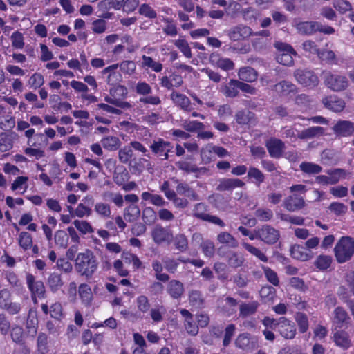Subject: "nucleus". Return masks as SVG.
Here are the masks:
<instances>
[{"label": "nucleus", "instance_id": "0eeeda50", "mask_svg": "<svg viewBox=\"0 0 354 354\" xmlns=\"http://www.w3.org/2000/svg\"><path fill=\"white\" fill-rule=\"evenodd\" d=\"M0 308L5 310L11 315L19 313L22 305L19 302L12 301L11 292L7 288L0 290Z\"/></svg>", "mask_w": 354, "mask_h": 354}, {"label": "nucleus", "instance_id": "f8f14e48", "mask_svg": "<svg viewBox=\"0 0 354 354\" xmlns=\"http://www.w3.org/2000/svg\"><path fill=\"white\" fill-rule=\"evenodd\" d=\"M26 281L30 295H37L39 299L46 297V288L42 281L36 280L33 274L27 273Z\"/></svg>", "mask_w": 354, "mask_h": 354}, {"label": "nucleus", "instance_id": "052dcab7", "mask_svg": "<svg viewBox=\"0 0 354 354\" xmlns=\"http://www.w3.org/2000/svg\"><path fill=\"white\" fill-rule=\"evenodd\" d=\"M133 150L130 146H124L118 151V159L120 162L127 164L133 157Z\"/></svg>", "mask_w": 354, "mask_h": 354}, {"label": "nucleus", "instance_id": "b1692460", "mask_svg": "<svg viewBox=\"0 0 354 354\" xmlns=\"http://www.w3.org/2000/svg\"><path fill=\"white\" fill-rule=\"evenodd\" d=\"M254 337H251L248 333L239 334L235 340L236 347L243 350H254L257 348Z\"/></svg>", "mask_w": 354, "mask_h": 354}, {"label": "nucleus", "instance_id": "c9c22d12", "mask_svg": "<svg viewBox=\"0 0 354 354\" xmlns=\"http://www.w3.org/2000/svg\"><path fill=\"white\" fill-rule=\"evenodd\" d=\"M238 76L242 81L253 82L257 80L258 73L253 68L247 66L239 69Z\"/></svg>", "mask_w": 354, "mask_h": 354}, {"label": "nucleus", "instance_id": "cd10ccee", "mask_svg": "<svg viewBox=\"0 0 354 354\" xmlns=\"http://www.w3.org/2000/svg\"><path fill=\"white\" fill-rule=\"evenodd\" d=\"M274 89L280 96H287L292 93L297 92V86L291 82L286 80L276 84Z\"/></svg>", "mask_w": 354, "mask_h": 354}, {"label": "nucleus", "instance_id": "e433bc0d", "mask_svg": "<svg viewBox=\"0 0 354 354\" xmlns=\"http://www.w3.org/2000/svg\"><path fill=\"white\" fill-rule=\"evenodd\" d=\"M141 198L143 201H149L152 205L162 207L165 206L167 203L159 194H151L148 192H144L141 194Z\"/></svg>", "mask_w": 354, "mask_h": 354}, {"label": "nucleus", "instance_id": "09e8293b", "mask_svg": "<svg viewBox=\"0 0 354 354\" xmlns=\"http://www.w3.org/2000/svg\"><path fill=\"white\" fill-rule=\"evenodd\" d=\"M142 66L150 68L155 72H160L162 70V64L154 61L151 57L143 55L142 57Z\"/></svg>", "mask_w": 354, "mask_h": 354}, {"label": "nucleus", "instance_id": "de8ad7c7", "mask_svg": "<svg viewBox=\"0 0 354 354\" xmlns=\"http://www.w3.org/2000/svg\"><path fill=\"white\" fill-rule=\"evenodd\" d=\"M295 321L298 325L301 333H304L308 330L309 324L308 317L304 313L298 312L295 315Z\"/></svg>", "mask_w": 354, "mask_h": 354}, {"label": "nucleus", "instance_id": "7c9ffc66", "mask_svg": "<svg viewBox=\"0 0 354 354\" xmlns=\"http://www.w3.org/2000/svg\"><path fill=\"white\" fill-rule=\"evenodd\" d=\"M178 194L189 198L192 201H199L198 194L186 183H180L176 186Z\"/></svg>", "mask_w": 354, "mask_h": 354}, {"label": "nucleus", "instance_id": "39448f33", "mask_svg": "<svg viewBox=\"0 0 354 354\" xmlns=\"http://www.w3.org/2000/svg\"><path fill=\"white\" fill-rule=\"evenodd\" d=\"M322 77L325 85L333 91H342L348 86V80L346 76L333 74L330 71H324Z\"/></svg>", "mask_w": 354, "mask_h": 354}, {"label": "nucleus", "instance_id": "bf43d9fd", "mask_svg": "<svg viewBox=\"0 0 354 354\" xmlns=\"http://www.w3.org/2000/svg\"><path fill=\"white\" fill-rule=\"evenodd\" d=\"M332 263V257L329 255H319L315 262V266L322 270H325L328 269Z\"/></svg>", "mask_w": 354, "mask_h": 354}, {"label": "nucleus", "instance_id": "6e6552de", "mask_svg": "<svg viewBox=\"0 0 354 354\" xmlns=\"http://www.w3.org/2000/svg\"><path fill=\"white\" fill-rule=\"evenodd\" d=\"M207 205L204 203H198L193 208V216L203 221H207L221 227L225 226L224 222L218 216L207 214Z\"/></svg>", "mask_w": 354, "mask_h": 354}, {"label": "nucleus", "instance_id": "393cba45", "mask_svg": "<svg viewBox=\"0 0 354 354\" xmlns=\"http://www.w3.org/2000/svg\"><path fill=\"white\" fill-rule=\"evenodd\" d=\"M173 102L181 109L186 111H191L192 109L191 101L185 95L173 91L170 95Z\"/></svg>", "mask_w": 354, "mask_h": 354}, {"label": "nucleus", "instance_id": "f257e3e1", "mask_svg": "<svg viewBox=\"0 0 354 354\" xmlns=\"http://www.w3.org/2000/svg\"><path fill=\"white\" fill-rule=\"evenodd\" d=\"M262 324L266 328L275 330L286 340L293 339L297 335L295 324L286 317L274 319L266 316L262 320Z\"/></svg>", "mask_w": 354, "mask_h": 354}, {"label": "nucleus", "instance_id": "a18cd8bd", "mask_svg": "<svg viewBox=\"0 0 354 354\" xmlns=\"http://www.w3.org/2000/svg\"><path fill=\"white\" fill-rule=\"evenodd\" d=\"M245 259L243 255L236 252H230L227 257L228 265L233 268H237L242 266L244 263Z\"/></svg>", "mask_w": 354, "mask_h": 354}, {"label": "nucleus", "instance_id": "79ce46f5", "mask_svg": "<svg viewBox=\"0 0 354 354\" xmlns=\"http://www.w3.org/2000/svg\"><path fill=\"white\" fill-rule=\"evenodd\" d=\"M300 170L308 175L317 174L322 170V167L310 162H303L299 165Z\"/></svg>", "mask_w": 354, "mask_h": 354}, {"label": "nucleus", "instance_id": "9b49d317", "mask_svg": "<svg viewBox=\"0 0 354 354\" xmlns=\"http://www.w3.org/2000/svg\"><path fill=\"white\" fill-rule=\"evenodd\" d=\"M151 237L155 243L170 244L174 239V234L169 227H163L160 224L156 225L151 230Z\"/></svg>", "mask_w": 354, "mask_h": 354}, {"label": "nucleus", "instance_id": "7ed1b4c3", "mask_svg": "<svg viewBox=\"0 0 354 354\" xmlns=\"http://www.w3.org/2000/svg\"><path fill=\"white\" fill-rule=\"evenodd\" d=\"M337 261L343 263L351 259L354 254V239L350 236H343L334 248Z\"/></svg>", "mask_w": 354, "mask_h": 354}, {"label": "nucleus", "instance_id": "aec40b11", "mask_svg": "<svg viewBox=\"0 0 354 354\" xmlns=\"http://www.w3.org/2000/svg\"><path fill=\"white\" fill-rule=\"evenodd\" d=\"M180 313L184 318V327L191 335L195 336L198 333V326L196 324L194 315L187 309H181Z\"/></svg>", "mask_w": 354, "mask_h": 354}, {"label": "nucleus", "instance_id": "9d476101", "mask_svg": "<svg viewBox=\"0 0 354 354\" xmlns=\"http://www.w3.org/2000/svg\"><path fill=\"white\" fill-rule=\"evenodd\" d=\"M294 77L299 84L310 88L317 86L319 82L314 72L308 69H297L294 72Z\"/></svg>", "mask_w": 354, "mask_h": 354}, {"label": "nucleus", "instance_id": "f704fd0d", "mask_svg": "<svg viewBox=\"0 0 354 354\" xmlns=\"http://www.w3.org/2000/svg\"><path fill=\"white\" fill-rule=\"evenodd\" d=\"M335 344L344 349H347L351 346V340L348 334L344 330H337L333 335Z\"/></svg>", "mask_w": 354, "mask_h": 354}, {"label": "nucleus", "instance_id": "f3484780", "mask_svg": "<svg viewBox=\"0 0 354 354\" xmlns=\"http://www.w3.org/2000/svg\"><path fill=\"white\" fill-rule=\"evenodd\" d=\"M293 26L296 28L297 32L301 35H313L317 32L319 22L315 21H299L295 19Z\"/></svg>", "mask_w": 354, "mask_h": 354}, {"label": "nucleus", "instance_id": "1a4fd4ad", "mask_svg": "<svg viewBox=\"0 0 354 354\" xmlns=\"http://www.w3.org/2000/svg\"><path fill=\"white\" fill-rule=\"evenodd\" d=\"M110 93L111 97L106 96L105 101L111 104L115 105L122 109H129L131 107L130 103L126 101H122L116 98L117 96L125 97L128 93L127 89L124 86L118 85L115 88L111 89Z\"/></svg>", "mask_w": 354, "mask_h": 354}, {"label": "nucleus", "instance_id": "4c0bfd02", "mask_svg": "<svg viewBox=\"0 0 354 354\" xmlns=\"http://www.w3.org/2000/svg\"><path fill=\"white\" fill-rule=\"evenodd\" d=\"M47 285L51 292L58 291L64 285L61 275L56 272L51 273L47 279Z\"/></svg>", "mask_w": 354, "mask_h": 354}, {"label": "nucleus", "instance_id": "c03bdc74", "mask_svg": "<svg viewBox=\"0 0 354 354\" xmlns=\"http://www.w3.org/2000/svg\"><path fill=\"white\" fill-rule=\"evenodd\" d=\"M10 337L14 342L18 344H23L24 342V330L23 328L19 325H13L10 328Z\"/></svg>", "mask_w": 354, "mask_h": 354}, {"label": "nucleus", "instance_id": "8fccbe9b", "mask_svg": "<svg viewBox=\"0 0 354 354\" xmlns=\"http://www.w3.org/2000/svg\"><path fill=\"white\" fill-rule=\"evenodd\" d=\"M36 317V312L30 309L28 315V319L26 323V327L32 332V336H35L37 332V319Z\"/></svg>", "mask_w": 354, "mask_h": 354}, {"label": "nucleus", "instance_id": "603ef678", "mask_svg": "<svg viewBox=\"0 0 354 354\" xmlns=\"http://www.w3.org/2000/svg\"><path fill=\"white\" fill-rule=\"evenodd\" d=\"M189 301L192 306L201 307L204 303V298L201 292L196 290H192L189 293Z\"/></svg>", "mask_w": 354, "mask_h": 354}, {"label": "nucleus", "instance_id": "2eb2a0df", "mask_svg": "<svg viewBox=\"0 0 354 354\" xmlns=\"http://www.w3.org/2000/svg\"><path fill=\"white\" fill-rule=\"evenodd\" d=\"M259 230L260 234H259V240L267 244L272 245L279 239V232L269 225H263L261 228H259Z\"/></svg>", "mask_w": 354, "mask_h": 354}, {"label": "nucleus", "instance_id": "473e14b6", "mask_svg": "<svg viewBox=\"0 0 354 354\" xmlns=\"http://www.w3.org/2000/svg\"><path fill=\"white\" fill-rule=\"evenodd\" d=\"M239 80H230L227 84L221 86V92L227 97H235L239 93Z\"/></svg>", "mask_w": 354, "mask_h": 354}, {"label": "nucleus", "instance_id": "c756f323", "mask_svg": "<svg viewBox=\"0 0 354 354\" xmlns=\"http://www.w3.org/2000/svg\"><path fill=\"white\" fill-rule=\"evenodd\" d=\"M167 292L173 299H179L184 293L183 284L178 280H171L167 288Z\"/></svg>", "mask_w": 354, "mask_h": 354}, {"label": "nucleus", "instance_id": "423d86ee", "mask_svg": "<svg viewBox=\"0 0 354 354\" xmlns=\"http://www.w3.org/2000/svg\"><path fill=\"white\" fill-rule=\"evenodd\" d=\"M149 148L152 153L162 160L169 159V153L172 151L174 146L169 141L158 138L153 140Z\"/></svg>", "mask_w": 354, "mask_h": 354}, {"label": "nucleus", "instance_id": "a19ab883", "mask_svg": "<svg viewBox=\"0 0 354 354\" xmlns=\"http://www.w3.org/2000/svg\"><path fill=\"white\" fill-rule=\"evenodd\" d=\"M217 241L221 244H225L230 248H236L239 245L238 241L229 232H222L217 235Z\"/></svg>", "mask_w": 354, "mask_h": 354}, {"label": "nucleus", "instance_id": "49530a36", "mask_svg": "<svg viewBox=\"0 0 354 354\" xmlns=\"http://www.w3.org/2000/svg\"><path fill=\"white\" fill-rule=\"evenodd\" d=\"M243 247L251 254L256 257L260 261L266 263L268 261L267 256L259 248L253 246L252 245L243 242L242 243Z\"/></svg>", "mask_w": 354, "mask_h": 354}, {"label": "nucleus", "instance_id": "20e7f679", "mask_svg": "<svg viewBox=\"0 0 354 354\" xmlns=\"http://www.w3.org/2000/svg\"><path fill=\"white\" fill-rule=\"evenodd\" d=\"M274 46L277 49L276 59L278 63L286 66L294 64L293 55H297V53L290 44L276 41Z\"/></svg>", "mask_w": 354, "mask_h": 354}, {"label": "nucleus", "instance_id": "864d4df0", "mask_svg": "<svg viewBox=\"0 0 354 354\" xmlns=\"http://www.w3.org/2000/svg\"><path fill=\"white\" fill-rule=\"evenodd\" d=\"M19 244L24 250L30 249L32 246V237L27 232H21L19 235Z\"/></svg>", "mask_w": 354, "mask_h": 354}, {"label": "nucleus", "instance_id": "a211bd4d", "mask_svg": "<svg viewBox=\"0 0 354 354\" xmlns=\"http://www.w3.org/2000/svg\"><path fill=\"white\" fill-rule=\"evenodd\" d=\"M337 137H348L354 135V122L339 120L332 128Z\"/></svg>", "mask_w": 354, "mask_h": 354}, {"label": "nucleus", "instance_id": "6ab92c4d", "mask_svg": "<svg viewBox=\"0 0 354 354\" xmlns=\"http://www.w3.org/2000/svg\"><path fill=\"white\" fill-rule=\"evenodd\" d=\"M270 156L272 158H279L285 149V144L280 139L271 138L266 145Z\"/></svg>", "mask_w": 354, "mask_h": 354}, {"label": "nucleus", "instance_id": "4be33fe9", "mask_svg": "<svg viewBox=\"0 0 354 354\" xmlns=\"http://www.w3.org/2000/svg\"><path fill=\"white\" fill-rule=\"evenodd\" d=\"M351 322L347 311L342 306H337L333 311V323L338 328L346 326Z\"/></svg>", "mask_w": 354, "mask_h": 354}, {"label": "nucleus", "instance_id": "c85d7f7f", "mask_svg": "<svg viewBox=\"0 0 354 354\" xmlns=\"http://www.w3.org/2000/svg\"><path fill=\"white\" fill-rule=\"evenodd\" d=\"M234 117L236 122L240 125H248L256 122L255 114L250 111H239Z\"/></svg>", "mask_w": 354, "mask_h": 354}, {"label": "nucleus", "instance_id": "a878e982", "mask_svg": "<svg viewBox=\"0 0 354 354\" xmlns=\"http://www.w3.org/2000/svg\"><path fill=\"white\" fill-rule=\"evenodd\" d=\"M324 106L334 112H341L345 107L344 101L336 96H329L322 100Z\"/></svg>", "mask_w": 354, "mask_h": 354}, {"label": "nucleus", "instance_id": "338daca9", "mask_svg": "<svg viewBox=\"0 0 354 354\" xmlns=\"http://www.w3.org/2000/svg\"><path fill=\"white\" fill-rule=\"evenodd\" d=\"M55 243L62 248H66L68 245V236L64 230H58L55 234Z\"/></svg>", "mask_w": 354, "mask_h": 354}, {"label": "nucleus", "instance_id": "4468645a", "mask_svg": "<svg viewBox=\"0 0 354 354\" xmlns=\"http://www.w3.org/2000/svg\"><path fill=\"white\" fill-rule=\"evenodd\" d=\"M245 183L239 178H223L218 180L216 185V190L219 192H232L236 188H243Z\"/></svg>", "mask_w": 354, "mask_h": 354}, {"label": "nucleus", "instance_id": "ea45409f", "mask_svg": "<svg viewBox=\"0 0 354 354\" xmlns=\"http://www.w3.org/2000/svg\"><path fill=\"white\" fill-rule=\"evenodd\" d=\"M130 178V175L124 167H120L118 168L113 173V179L114 183L119 185L122 186L124 183L128 181Z\"/></svg>", "mask_w": 354, "mask_h": 354}, {"label": "nucleus", "instance_id": "13d9d810", "mask_svg": "<svg viewBox=\"0 0 354 354\" xmlns=\"http://www.w3.org/2000/svg\"><path fill=\"white\" fill-rule=\"evenodd\" d=\"M174 43L186 57L191 58L192 57L191 48L185 39H178L175 40Z\"/></svg>", "mask_w": 354, "mask_h": 354}, {"label": "nucleus", "instance_id": "4d7b16f0", "mask_svg": "<svg viewBox=\"0 0 354 354\" xmlns=\"http://www.w3.org/2000/svg\"><path fill=\"white\" fill-rule=\"evenodd\" d=\"M13 147V141L6 133H0V151L6 152Z\"/></svg>", "mask_w": 354, "mask_h": 354}, {"label": "nucleus", "instance_id": "680f3d73", "mask_svg": "<svg viewBox=\"0 0 354 354\" xmlns=\"http://www.w3.org/2000/svg\"><path fill=\"white\" fill-rule=\"evenodd\" d=\"M142 220L146 225H151L156 220V214L151 207H147L142 210Z\"/></svg>", "mask_w": 354, "mask_h": 354}, {"label": "nucleus", "instance_id": "3c124183", "mask_svg": "<svg viewBox=\"0 0 354 354\" xmlns=\"http://www.w3.org/2000/svg\"><path fill=\"white\" fill-rule=\"evenodd\" d=\"M173 241L176 249L178 251L183 252L188 249V240L183 234H176Z\"/></svg>", "mask_w": 354, "mask_h": 354}, {"label": "nucleus", "instance_id": "5701e85b", "mask_svg": "<svg viewBox=\"0 0 354 354\" xmlns=\"http://www.w3.org/2000/svg\"><path fill=\"white\" fill-rule=\"evenodd\" d=\"M252 35V29L247 26L240 24L233 27L229 32L228 36L232 41H239L249 37Z\"/></svg>", "mask_w": 354, "mask_h": 354}, {"label": "nucleus", "instance_id": "0e129e2a", "mask_svg": "<svg viewBox=\"0 0 354 354\" xmlns=\"http://www.w3.org/2000/svg\"><path fill=\"white\" fill-rule=\"evenodd\" d=\"M266 279L274 286L279 285V279L275 271L267 266H262Z\"/></svg>", "mask_w": 354, "mask_h": 354}, {"label": "nucleus", "instance_id": "e2e57ef3", "mask_svg": "<svg viewBox=\"0 0 354 354\" xmlns=\"http://www.w3.org/2000/svg\"><path fill=\"white\" fill-rule=\"evenodd\" d=\"M236 331V326L233 324H228L224 330V337L223 340V346L227 347L232 342Z\"/></svg>", "mask_w": 354, "mask_h": 354}, {"label": "nucleus", "instance_id": "412c9836", "mask_svg": "<svg viewBox=\"0 0 354 354\" xmlns=\"http://www.w3.org/2000/svg\"><path fill=\"white\" fill-rule=\"evenodd\" d=\"M209 62L213 66L225 71L232 70L234 68V64L230 58L222 57L215 53L210 55Z\"/></svg>", "mask_w": 354, "mask_h": 354}, {"label": "nucleus", "instance_id": "774afa93", "mask_svg": "<svg viewBox=\"0 0 354 354\" xmlns=\"http://www.w3.org/2000/svg\"><path fill=\"white\" fill-rule=\"evenodd\" d=\"M213 145H208L201 151V157L203 163L208 164L214 158V151L212 150Z\"/></svg>", "mask_w": 354, "mask_h": 354}, {"label": "nucleus", "instance_id": "2f4dec72", "mask_svg": "<svg viewBox=\"0 0 354 354\" xmlns=\"http://www.w3.org/2000/svg\"><path fill=\"white\" fill-rule=\"evenodd\" d=\"M291 256L298 260L307 261L311 258L310 251L306 247L300 245H295L290 249Z\"/></svg>", "mask_w": 354, "mask_h": 354}, {"label": "nucleus", "instance_id": "72a5a7b5", "mask_svg": "<svg viewBox=\"0 0 354 354\" xmlns=\"http://www.w3.org/2000/svg\"><path fill=\"white\" fill-rule=\"evenodd\" d=\"M259 306V304L257 301L242 303L239 306V316L245 318L253 315L257 311Z\"/></svg>", "mask_w": 354, "mask_h": 354}, {"label": "nucleus", "instance_id": "37998d69", "mask_svg": "<svg viewBox=\"0 0 354 354\" xmlns=\"http://www.w3.org/2000/svg\"><path fill=\"white\" fill-rule=\"evenodd\" d=\"M103 147L109 151L117 150L120 146V140L115 136H107L101 140Z\"/></svg>", "mask_w": 354, "mask_h": 354}, {"label": "nucleus", "instance_id": "dca6fc26", "mask_svg": "<svg viewBox=\"0 0 354 354\" xmlns=\"http://www.w3.org/2000/svg\"><path fill=\"white\" fill-rule=\"evenodd\" d=\"M283 206L288 212H294L303 209L306 206V202L303 196L293 194L284 199Z\"/></svg>", "mask_w": 354, "mask_h": 354}, {"label": "nucleus", "instance_id": "69168bd1", "mask_svg": "<svg viewBox=\"0 0 354 354\" xmlns=\"http://www.w3.org/2000/svg\"><path fill=\"white\" fill-rule=\"evenodd\" d=\"M255 216L262 222L270 221L273 217V212L270 209H257L254 212Z\"/></svg>", "mask_w": 354, "mask_h": 354}, {"label": "nucleus", "instance_id": "5fc2aeb1", "mask_svg": "<svg viewBox=\"0 0 354 354\" xmlns=\"http://www.w3.org/2000/svg\"><path fill=\"white\" fill-rule=\"evenodd\" d=\"M95 211L104 218H108L111 215V211L109 204L99 202L95 205Z\"/></svg>", "mask_w": 354, "mask_h": 354}, {"label": "nucleus", "instance_id": "58836bf2", "mask_svg": "<svg viewBox=\"0 0 354 354\" xmlns=\"http://www.w3.org/2000/svg\"><path fill=\"white\" fill-rule=\"evenodd\" d=\"M140 216V209L136 205H130L124 210V218L128 222H134Z\"/></svg>", "mask_w": 354, "mask_h": 354}, {"label": "nucleus", "instance_id": "bb28decb", "mask_svg": "<svg viewBox=\"0 0 354 354\" xmlns=\"http://www.w3.org/2000/svg\"><path fill=\"white\" fill-rule=\"evenodd\" d=\"M324 134V129L322 127H310L297 133V138L300 140H309L322 136Z\"/></svg>", "mask_w": 354, "mask_h": 354}, {"label": "nucleus", "instance_id": "f03ea898", "mask_svg": "<svg viewBox=\"0 0 354 354\" xmlns=\"http://www.w3.org/2000/svg\"><path fill=\"white\" fill-rule=\"evenodd\" d=\"M97 268V258L91 250H86L77 254L75 259V269L81 276L91 279Z\"/></svg>", "mask_w": 354, "mask_h": 354}, {"label": "nucleus", "instance_id": "6e6d98bb", "mask_svg": "<svg viewBox=\"0 0 354 354\" xmlns=\"http://www.w3.org/2000/svg\"><path fill=\"white\" fill-rule=\"evenodd\" d=\"M248 177L250 179H254V183L259 185L264 182L265 176L263 172L254 167H250L248 171Z\"/></svg>", "mask_w": 354, "mask_h": 354}, {"label": "nucleus", "instance_id": "ddd939ff", "mask_svg": "<svg viewBox=\"0 0 354 354\" xmlns=\"http://www.w3.org/2000/svg\"><path fill=\"white\" fill-rule=\"evenodd\" d=\"M3 275L9 284L16 289L17 295L21 296L22 299L28 300V294L17 275L12 270L6 271Z\"/></svg>", "mask_w": 354, "mask_h": 354}]
</instances>
